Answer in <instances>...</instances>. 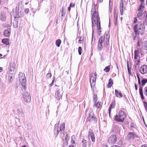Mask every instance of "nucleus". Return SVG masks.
Segmentation results:
<instances>
[{
  "label": "nucleus",
  "instance_id": "dca6fc26",
  "mask_svg": "<svg viewBox=\"0 0 147 147\" xmlns=\"http://www.w3.org/2000/svg\"><path fill=\"white\" fill-rule=\"evenodd\" d=\"M11 29L9 28H7L5 29L3 32V34L5 36L7 37L9 36L11 33Z\"/></svg>",
  "mask_w": 147,
  "mask_h": 147
},
{
  "label": "nucleus",
  "instance_id": "5701e85b",
  "mask_svg": "<svg viewBox=\"0 0 147 147\" xmlns=\"http://www.w3.org/2000/svg\"><path fill=\"white\" fill-rule=\"evenodd\" d=\"M94 106L96 107L97 109H100L102 106L101 103L99 101L95 102L94 103Z\"/></svg>",
  "mask_w": 147,
  "mask_h": 147
},
{
  "label": "nucleus",
  "instance_id": "c9c22d12",
  "mask_svg": "<svg viewBox=\"0 0 147 147\" xmlns=\"http://www.w3.org/2000/svg\"><path fill=\"white\" fill-rule=\"evenodd\" d=\"M110 67V66L109 65L108 66L106 67L104 70L105 72H108L109 71Z\"/></svg>",
  "mask_w": 147,
  "mask_h": 147
},
{
  "label": "nucleus",
  "instance_id": "864d4df0",
  "mask_svg": "<svg viewBox=\"0 0 147 147\" xmlns=\"http://www.w3.org/2000/svg\"><path fill=\"white\" fill-rule=\"evenodd\" d=\"M83 40V37H80V39L79 40V42H80V43H81V41H82Z\"/></svg>",
  "mask_w": 147,
  "mask_h": 147
},
{
  "label": "nucleus",
  "instance_id": "bb28decb",
  "mask_svg": "<svg viewBox=\"0 0 147 147\" xmlns=\"http://www.w3.org/2000/svg\"><path fill=\"white\" fill-rule=\"evenodd\" d=\"M115 92L116 95L117 97L121 98L123 96L121 92L117 91V90H115Z\"/></svg>",
  "mask_w": 147,
  "mask_h": 147
},
{
  "label": "nucleus",
  "instance_id": "bf43d9fd",
  "mask_svg": "<svg viewBox=\"0 0 147 147\" xmlns=\"http://www.w3.org/2000/svg\"><path fill=\"white\" fill-rule=\"evenodd\" d=\"M141 147H147V144H144L142 145Z\"/></svg>",
  "mask_w": 147,
  "mask_h": 147
},
{
  "label": "nucleus",
  "instance_id": "49530a36",
  "mask_svg": "<svg viewBox=\"0 0 147 147\" xmlns=\"http://www.w3.org/2000/svg\"><path fill=\"white\" fill-rule=\"evenodd\" d=\"M144 107L146 110H147V102H143Z\"/></svg>",
  "mask_w": 147,
  "mask_h": 147
},
{
  "label": "nucleus",
  "instance_id": "72a5a7b5",
  "mask_svg": "<svg viewBox=\"0 0 147 147\" xmlns=\"http://www.w3.org/2000/svg\"><path fill=\"white\" fill-rule=\"evenodd\" d=\"M93 101L94 103L96 102L98 100L97 95L96 94L93 95Z\"/></svg>",
  "mask_w": 147,
  "mask_h": 147
},
{
  "label": "nucleus",
  "instance_id": "4d7b16f0",
  "mask_svg": "<svg viewBox=\"0 0 147 147\" xmlns=\"http://www.w3.org/2000/svg\"><path fill=\"white\" fill-rule=\"evenodd\" d=\"M140 1L141 4H144V0H140Z\"/></svg>",
  "mask_w": 147,
  "mask_h": 147
},
{
  "label": "nucleus",
  "instance_id": "9b49d317",
  "mask_svg": "<svg viewBox=\"0 0 147 147\" xmlns=\"http://www.w3.org/2000/svg\"><path fill=\"white\" fill-rule=\"evenodd\" d=\"M139 72L142 74L147 73V65H144L141 66L139 70Z\"/></svg>",
  "mask_w": 147,
  "mask_h": 147
},
{
  "label": "nucleus",
  "instance_id": "5fc2aeb1",
  "mask_svg": "<svg viewBox=\"0 0 147 147\" xmlns=\"http://www.w3.org/2000/svg\"><path fill=\"white\" fill-rule=\"evenodd\" d=\"M142 42L141 41H140V40H138L137 43V46L140 47V43H141Z\"/></svg>",
  "mask_w": 147,
  "mask_h": 147
},
{
  "label": "nucleus",
  "instance_id": "680f3d73",
  "mask_svg": "<svg viewBox=\"0 0 147 147\" xmlns=\"http://www.w3.org/2000/svg\"><path fill=\"white\" fill-rule=\"evenodd\" d=\"M135 89L136 90H137V86L136 84H135Z\"/></svg>",
  "mask_w": 147,
  "mask_h": 147
},
{
  "label": "nucleus",
  "instance_id": "e433bc0d",
  "mask_svg": "<svg viewBox=\"0 0 147 147\" xmlns=\"http://www.w3.org/2000/svg\"><path fill=\"white\" fill-rule=\"evenodd\" d=\"M127 66L128 71V72L129 74V75H131V67H129L128 64V63L127 64Z\"/></svg>",
  "mask_w": 147,
  "mask_h": 147
},
{
  "label": "nucleus",
  "instance_id": "052dcab7",
  "mask_svg": "<svg viewBox=\"0 0 147 147\" xmlns=\"http://www.w3.org/2000/svg\"><path fill=\"white\" fill-rule=\"evenodd\" d=\"M67 136V134L66 135V136H65V138H64L65 139V140H66V141H67V139H68V137Z\"/></svg>",
  "mask_w": 147,
  "mask_h": 147
},
{
  "label": "nucleus",
  "instance_id": "4468645a",
  "mask_svg": "<svg viewBox=\"0 0 147 147\" xmlns=\"http://www.w3.org/2000/svg\"><path fill=\"white\" fill-rule=\"evenodd\" d=\"M24 111L21 108H18L17 109V115L19 117H22V115L24 114Z\"/></svg>",
  "mask_w": 147,
  "mask_h": 147
},
{
  "label": "nucleus",
  "instance_id": "412c9836",
  "mask_svg": "<svg viewBox=\"0 0 147 147\" xmlns=\"http://www.w3.org/2000/svg\"><path fill=\"white\" fill-rule=\"evenodd\" d=\"M135 135L133 133L129 132L127 135V138L128 139H133L135 137Z\"/></svg>",
  "mask_w": 147,
  "mask_h": 147
},
{
  "label": "nucleus",
  "instance_id": "6e6d98bb",
  "mask_svg": "<svg viewBox=\"0 0 147 147\" xmlns=\"http://www.w3.org/2000/svg\"><path fill=\"white\" fill-rule=\"evenodd\" d=\"M109 117H110V105L109 107Z\"/></svg>",
  "mask_w": 147,
  "mask_h": 147
},
{
  "label": "nucleus",
  "instance_id": "338daca9",
  "mask_svg": "<svg viewBox=\"0 0 147 147\" xmlns=\"http://www.w3.org/2000/svg\"><path fill=\"white\" fill-rule=\"evenodd\" d=\"M111 86L113 84V82L112 80L111 79Z\"/></svg>",
  "mask_w": 147,
  "mask_h": 147
},
{
  "label": "nucleus",
  "instance_id": "c03bdc74",
  "mask_svg": "<svg viewBox=\"0 0 147 147\" xmlns=\"http://www.w3.org/2000/svg\"><path fill=\"white\" fill-rule=\"evenodd\" d=\"M55 80V78L54 77H53V80L52 81V83L49 84L50 86H52L54 84V82Z\"/></svg>",
  "mask_w": 147,
  "mask_h": 147
},
{
  "label": "nucleus",
  "instance_id": "6e6552de",
  "mask_svg": "<svg viewBox=\"0 0 147 147\" xmlns=\"http://www.w3.org/2000/svg\"><path fill=\"white\" fill-rule=\"evenodd\" d=\"M139 51L135 50L134 52V63L136 65L139 66L140 62V57L139 55Z\"/></svg>",
  "mask_w": 147,
  "mask_h": 147
},
{
  "label": "nucleus",
  "instance_id": "2eb2a0df",
  "mask_svg": "<svg viewBox=\"0 0 147 147\" xmlns=\"http://www.w3.org/2000/svg\"><path fill=\"white\" fill-rule=\"evenodd\" d=\"M15 74L14 72L11 73V72H9L8 79L9 82H11L14 78Z\"/></svg>",
  "mask_w": 147,
  "mask_h": 147
},
{
  "label": "nucleus",
  "instance_id": "0eeeda50",
  "mask_svg": "<svg viewBox=\"0 0 147 147\" xmlns=\"http://www.w3.org/2000/svg\"><path fill=\"white\" fill-rule=\"evenodd\" d=\"M26 88L25 90H22L21 94L24 101L27 103H30L31 100V97L29 92L26 91Z\"/></svg>",
  "mask_w": 147,
  "mask_h": 147
},
{
  "label": "nucleus",
  "instance_id": "4be33fe9",
  "mask_svg": "<svg viewBox=\"0 0 147 147\" xmlns=\"http://www.w3.org/2000/svg\"><path fill=\"white\" fill-rule=\"evenodd\" d=\"M2 42L6 45H9V39L7 38H4L2 40Z\"/></svg>",
  "mask_w": 147,
  "mask_h": 147
},
{
  "label": "nucleus",
  "instance_id": "1a4fd4ad",
  "mask_svg": "<svg viewBox=\"0 0 147 147\" xmlns=\"http://www.w3.org/2000/svg\"><path fill=\"white\" fill-rule=\"evenodd\" d=\"M96 76L95 74H92L90 76V82L91 88L94 86L96 83Z\"/></svg>",
  "mask_w": 147,
  "mask_h": 147
},
{
  "label": "nucleus",
  "instance_id": "6ab92c4d",
  "mask_svg": "<svg viewBox=\"0 0 147 147\" xmlns=\"http://www.w3.org/2000/svg\"><path fill=\"white\" fill-rule=\"evenodd\" d=\"M117 140V137L115 135H112L111 136V143L114 144L116 142Z\"/></svg>",
  "mask_w": 147,
  "mask_h": 147
},
{
  "label": "nucleus",
  "instance_id": "774afa93",
  "mask_svg": "<svg viewBox=\"0 0 147 147\" xmlns=\"http://www.w3.org/2000/svg\"><path fill=\"white\" fill-rule=\"evenodd\" d=\"M69 147H74L73 145H70L69 146Z\"/></svg>",
  "mask_w": 147,
  "mask_h": 147
},
{
  "label": "nucleus",
  "instance_id": "f3484780",
  "mask_svg": "<svg viewBox=\"0 0 147 147\" xmlns=\"http://www.w3.org/2000/svg\"><path fill=\"white\" fill-rule=\"evenodd\" d=\"M123 0H121L120 3V11L121 15H123Z\"/></svg>",
  "mask_w": 147,
  "mask_h": 147
},
{
  "label": "nucleus",
  "instance_id": "2f4dec72",
  "mask_svg": "<svg viewBox=\"0 0 147 147\" xmlns=\"http://www.w3.org/2000/svg\"><path fill=\"white\" fill-rule=\"evenodd\" d=\"M13 26L15 28H17L18 26V22L16 20H15L13 22Z\"/></svg>",
  "mask_w": 147,
  "mask_h": 147
},
{
  "label": "nucleus",
  "instance_id": "de8ad7c7",
  "mask_svg": "<svg viewBox=\"0 0 147 147\" xmlns=\"http://www.w3.org/2000/svg\"><path fill=\"white\" fill-rule=\"evenodd\" d=\"M138 21V20L137 18L136 17H135L134 18V20L133 22V23L134 24H136Z\"/></svg>",
  "mask_w": 147,
  "mask_h": 147
},
{
  "label": "nucleus",
  "instance_id": "7ed1b4c3",
  "mask_svg": "<svg viewBox=\"0 0 147 147\" xmlns=\"http://www.w3.org/2000/svg\"><path fill=\"white\" fill-rule=\"evenodd\" d=\"M127 117L125 109H123L119 112L118 115H117L114 116V120L117 122H123Z\"/></svg>",
  "mask_w": 147,
  "mask_h": 147
},
{
  "label": "nucleus",
  "instance_id": "37998d69",
  "mask_svg": "<svg viewBox=\"0 0 147 147\" xmlns=\"http://www.w3.org/2000/svg\"><path fill=\"white\" fill-rule=\"evenodd\" d=\"M71 142L72 144H74L75 143V141L74 140V137L73 136L71 137Z\"/></svg>",
  "mask_w": 147,
  "mask_h": 147
},
{
  "label": "nucleus",
  "instance_id": "f704fd0d",
  "mask_svg": "<svg viewBox=\"0 0 147 147\" xmlns=\"http://www.w3.org/2000/svg\"><path fill=\"white\" fill-rule=\"evenodd\" d=\"M109 13L110 12V0H109ZM109 27L110 25V18L109 16Z\"/></svg>",
  "mask_w": 147,
  "mask_h": 147
},
{
  "label": "nucleus",
  "instance_id": "aec40b11",
  "mask_svg": "<svg viewBox=\"0 0 147 147\" xmlns=\"http://www.w3.org/2000/svg\"><path fill=\"white\" fill-rule=\"evenodd\" d=\"M65 9L66 7L63 6L62 8V9L60 11L61 13V17H65L66 13Z\"/></svg>",
  "mask_w": 147,
  "mask_h": 147
},
{
  "label": "nucleus",
  "instance_id": "cd10ccee",
  "mask_svg": "<svg viewBox=\"0 0 147 147\" xmlns=\"http://www.w3.org/2000/svg\"><path fill=\"white\" fill-rule=\"evenodd\" d=\"M144 4H141L140 5L138 9V11H143V9L145 7Z\"/></svg>",
  "mask_w": 147,
  "mask_h": 147
},
{
  "label": "nucleus",
  "instance_id": "393cba45",
  "mask_svg": "<svg viewBox=\"0 0 147 147\" xmlns=\"http://www.w3.org/2000/svg\"><path fill=\"white\" fill-rule=\"evenodd\" d=\"M139 93L140 94L141 98L142 100L144 99V97L143 95L142 88V87H140L139 88Z\"/></svg>",
  "mask_w": 147,
  "mask_h": 147
},
{
  "label": "nucleus",
  "instance_id": "a211bd4d",
  "mask_svg": "<svg viewBox=\"0 0 147 147\" xmlns=\"http://www.w3.org/2000/svg\"><path fill=\"white\" fill-rule=\"evenodd\" d=\"M16 65L14 63H11L10 65V71L9 72H14V71L15 70Z\"/></svg>",
  "mask_w": 147,
  "mask_h": 147
},
{
  "label": "nucleus",
  "instance_id": "f257e3e1",
  "mask_svg": "<svg viewBox=\"0 0 147 147\" xmlns=\"http://www.w3.org/2000/svg\"><path fill=\"white\" fill-rule=\"evenodd\" d=\"M92 40H93L94 31L95 29V26L97 27V31L98 35L100 34L101 28L100 26V19L98 16V12L94 11L92 17Z\"/></svg>",
  "mask_w": 147,
  "mask_h": 147
},
{
  "label": "nucleus",
  "instance_id": "3c124183",
  "mask_svg": "<svg viewBox=\"0 0 147 147\" xmlns=\"http://www.w3.org/2000/svg\"><path fill=\"white\" fill-rule=\"evenodd\" d=\"M75 6L74 4L71 3H70L69 6L71 7H74Z\"/></svg>",
  "mask_w": 147,
  "mask_h": 147
},
{
  "label": "nucleus",
  "instance_id": "58836bf2",
  "mask_svg": "<svg viewBox=\"0 0 147 147\" xmlns=\"http://www.w3.org/2000/svg\"><path fill=\"white\" fill-rule=\"evenodd\" d=\"M115 106V101H113L111 104V108H114Z\"/></svg>",
  "mask_w": 147,
  "mask_h": 147
},
{
  "label": "nucleus",
  "instance_id": "13d9d810",
  "mask_svg": "<svg viewBox=\"0 0 147 147\" xmlns=\"http://www.w3.org/2000/svg\"><path fill=\"white\" fill-rule=\"evenodd\" d=\"M43 0H40V3H39V1H38V7H40V3L42 2V1H43Z\"/></svg>",
  "mask_w": 147,
  "mask_h": 147
},
{
  "label": "nucleus",
  "instance_id": "09e8293b",
  "mask_svg": "<svg viewBox=\"0 0 147 147\" xmlns=\"http://www.w3.org/2000/svg\"><path fill=\"white\" fill-rule=\"evenodd\" d=\"M29 11V8H26L24 10V12L26 14H28Z\"/></svg>",
  "mask_w": 147,
  "mask_h": 147
},
{
  "label": "nucleus",
  "instance_id": "9d476101",
  "mask_svg": "<svg viewBox=\"0 0 147 147\" xmlns=\"http://www.w3.org/2000/svg\"><path fill=\"white\" fill-rule=\"evenodd\" d=\"M88 121H90L93 123H97V119L96 117L94 116L93 113H91L89 114V117L87 119Z\"/></svg>",
  "mask_w": 147,
  "mask_h": 147
},
{
  "label": "nucleus",
  "instance_id": "f8f14e48",
  "mask_svg": "<svg viewBox=\"0 0 147 147\" xmlns=\"http://www.w3.org/2000/svg\"><path fill=\"white\" fill-rule=\"evenodd\" d=\"M88 137L89 139H91L92 142H94L95 141V136L92 130L90 129L89 130Z\"/></svg>",
  "mask_w": 147,
  "mask_h": 147
},
{
  "label": "nucleus",
  "instance_id": "b1692460",
  "mask_svg": "<svg viewBox=\"0 0 147 147\" xmlns=\"http://www.w3.org/2000/svg\"><path fill=\"white\" fill-rule=\"evenodd\" d=\"M143 11H139L137 14V17L140 20H142L143 18Z\"/></svg>",
  "mask_w": 147,
  "mask_h": 147
},
{
  "label": "nucleus",
  "instance_id": "e2e57ef3",
  "mask_svg": "<svg viewBox=\"0 0 147 147\" xmlns=\"http://www.w3.org/2000/svg\"><path fill=\"white\" fill-rule=\"evenodd\" d=\"M97 2L100 3H102L103 1V0H97Z\"/></svg>",
  "mask_w": 147,
  "mask_h": 147
},
{
  "label": "nucleus",
  "instance_id": "473e14b6",
  "mask_svg": "<svg viewBox=\"0 0 147 147\" xmlns=\"http://www.w3.org/2000/svg\"><path fill=\"white\" fill-rule=\"evenodd\" d=\"M61 42V40L60 39H58L56 40V45L57 46V47H59L60 46Z\"/></svg>",
  "mask_w": 147,
  "mask_h": 147
},
{
  "label": "nucleus",
  "instance_id": "423d86ee",
  "mask_svg": "<svg viewBox=\"0 0 147 147\" xmlns=\"http://www.w3.org/2000/svg\"><path fill=\"white\" fill-rule=\"evenodd\" d=\"M19 78L20 81L21 83V85L22 86L21 87V90H25L26 87V80L25 75L22 72H20L19 74Z\"/></svg>",
  "mask_w": 147,
  "mask_h": 147
},
{
  "label": "nucleus",
  "instance_id": "f03ea898",
  "mask_svg": "<svg viewBox=\"0 0 147 147\" xmlns=\"http://www.w3.org/2000/svg\"><path fill=\"white\" fill-rule=\"evenodd\" d=\"M110 37V30H109L106 31L104 36V38L103 40L102 36H100L99 38L98 42V51H100L102 48V43L103 41L104 42L105 45H107L109 44V40Z\"/></svg>",
  "mask_w": 147,
  "mask_h": 147
},
{
  "label": "nucleus",
  "instance_id": "20e7f679",
  "mask_svg": "<svg viewBox=\"0 0 147 147\" xmlns=\"http://www.w3.org/2000/svg\"><path fill=\"white\" fill-rule=\"evenodd\" d=\"M145 27L144 24L141 23L139 24H136L133 28L134 32L137 36L139 34L142 35L144 32Z\"/></svg>",
  "mask_w": 147,
  "mask_h": 147
},
{
  "label": "nucleus",
  "instance_id": "39448f33",
  "mask_svg": "<svg viewBox=\"0 0 147 147\" xmlns=\"http://www.w3.org/2000/svg\"><path fill=\"white\" fill-rule=\"evenodd\" d=\"M65 124L64 123H63L60 126H59V124H55L54 132L56 136L58 135L59 133L61 134H64L65 129Z\"/></svg>",
  "mask_w": 147,
  "mask_h": 147
},
{
  "label": "nucleus",
  "instance_id": "69168bd1",
  "mask_svg": "<svg viewBox=\"0 0 147 147\" xmlns=\"http://www.w3.org/2000/svg\"><path fill=\"white\" fill-rule=\"evenodd\" d=\"M71 7H70L69 6V7L68 8V10L69 11H70V10H71Z\"/></svg>",
  "mask_w": 147,
  "mask_h": 147
},
{
  "label": "nucleus",
  "instance_id": "a18cd8bd",
  "mask_svg": "<svg viewBox=\"0 0 147 147\" xmlns=\"http://www.w3.org/2000/svg\"><path fill=\"white\" fill-rule=\"evenodd\" d=\"M137 76L138 79V83L139 84H140L141 82H140V79L139 76L138 74H137Z\"/></svg>",
  "mask_w": 147,
  "mask_h": 147
},
{
  "label": "nucleus",
  "instance_id": "ddd939ff",
  "mask_svg": "<svg viewBox=\"0 0 147 147\" xmlns=\"http://www.w3.org/2000/svg\"><path fill=\"white\" fill-rule=\"evenodd\" d=\"M62 93L61 90L59 89L57 90V91L55 93V96L56 98L58 100H59L61 98Z\"/></svg>",
  "mask_w": 147,
  "mask_h": 147
},
{
  "label": "nucleus",
  "instance_id": "79ce46f5",
  "mask_svg": "<svg viewBox=\"0 0 147 147\" xmlns=\"http://www.w3.org/2000/svg\"><path fill=\"white\" fill-rule=\"evenodd\" d=\"M52 76V74L51 73H49L46 75V77L48 79L50 78Z\"/></svg>",
  "mask_w": 147,
  "mask_h": 147
},
{
  "label": "nucleus",
  "instance_id": "ea45409f",
  "mask_svg": "<svg viewBox=\"0 0 147 147\" xmlns=\"http://www.w3.org/2000/svg\"><path fill=\"white\" fill-rule=\"evenodd\" d=\"M144 93L145 95L147 96V87H146L144 88Z\"/></svg>",
  "mask_w": 147,
  "mask_h": 147
},
{
  "label": "nucleus",
  "instance_id": "4c0bfd02",
  "mask_svg": "<svg viewBox=\"0 0 147 147\" xmlns=\"http://www.w3.org/2000/svg\"><path fill=\"white\" fill-rule=\"evenodd\" d=\"M144 49L147 51V41H145L144 42Z\"/></svg>",
  "mask_w": 147,
  "mask_h": 147
},
{
  "label": "nucleus",
  "instance_id": "8fccbe9b",
  "mask_svg": "<svg viewBox=\"0 0 147 147\" xmlns=\"http://www.w3.org/2000/svg\"><path fill=\"white\" fill-rule=\"evenodd\" d=\"M107 87L108 88H110V78L109 79V83L107 85Z\"/></svg>",
  "mask_w": 147,
  "mask_h": 147
},
{
  "label": "nucleus",
  "instance_id": "a878e982",
  "mask_svg": "<svg viewBox=\"0 0 147 147\" xmlns=\"http://www.w3.org/2000/svg\"><path fill=\"white\" fill-rule=\"evenodd\" d=\"M117 13L116 11H114V22L115 25L117 24Z\"/></svg>",
  "mask_w": 147,
  "mask_h": 147
},
{
  "label": "nucleus",
  "instance_id": "a19ab883",
  "mask_svg": "<svg viewBox=\"0 0 147 147\" xmlns=\"http://www.w3.org/2000/svg\"><path fill=\"white\" fill-rule=\"evenodd\" d=\"M82 48L81 47H79L78 48V53L79 55H81L82 54Z\"/></svg>",
  "mask_w": 147,
  "mask_h": 147
},
{
  "label": "nucleus",
  "instance_id": "c756f323",
  "mask_svg": "<svg viewBox=\"0 0 147 147\" xmlns=\"http://www.w3.org/2000/svg\"><path fill=\"white\" fill-rule=\"evenodd\" d=\"M82 147H86L87 143L86 140L83 139L82 140Z\"/></svg>",
  "mask_w": 147,
  "mask_h": 147
},
{
  "label": "nucleus",
  "instance_id": "7c9ffc66",
  "mask_svg": "<svg viewBox=\"0 0 147 147\" xmlns=\"http://www.w3.org/2000/svg\"><path fill=\"white\" fill-rule=\"evenodd\" d=\"M147 82V79H142L141 82V84L142 86H144L145 84Z\"/></svg>",
  "mask_w": 147,
  "mask_h": 147
},
{
  "label": "nucleus",
  "instance_id": "c85d7f7f",
  "mask_svg": "<svg viewBox=\"0 0 147 147\" xmlns=\"http://www.w3.org/2000/svg\"><path fill=\"white\" fill-rule=\"evenodd\" d=\"M119 130L118 126L117 125H114L113 127V131L118 132Z\"/></svg>",
  "mask_w": 147,
  "mask_h": 147
},
{
  "label": "nucleus",
  "instance_id": "0e129e2a",
  "mask_svg": "<svg viewBox=\"0 0 147 147\" xmlns=\"http://www.w3.org/2000/svg\"><path fill=\"white\" fill-rule=\"evenodd\" d=\"M111 147H120L117 145H114L112 146Z\"/></svg>",
  "mask_w": 147,
  "mask_h": 147
},
{
  "label": "nucleus",
  "instance_id": "603ef678",
  "mask_svg": "<svg viewBox=\"0 0 147 147\" xmlns=\"http://www.w3.org/2000/svg\"><path fill=\"white\" fill-rule=\"evenodd\" d=\"M21 17V16H20L19 13L18 14H17L16 16L15 17V18H20Z\"/></svg>",
  "mask_w": 147,
  "mask_h": 147
}]
</instances>
